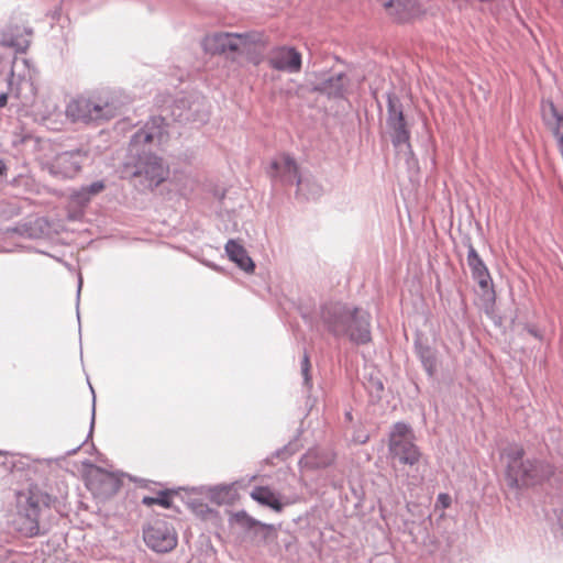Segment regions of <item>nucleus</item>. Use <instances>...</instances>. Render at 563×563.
<instances>
[{
	"label": "nucleus",
	"instance_id": "obj_1",
	"mask_svg": "<svg viewBox=\"0 0 563 563\" xmlns=\"http://www.w3.org/2000/svg\"><path fill=\"white\" fill-rule=\"evenodd\" d=\"M167 123L162 115H152L129 143L121 167V177L133 181L140 192L153 191L169 176V166L154 148L167 136Z\"/></svg>",
	"mask_w": 563,
	"mask_h": 563
},
{
	"label": "nucleus",
	"instance_id": "obj_2",
	"mask_svg": "<svg viewBox=\"0 0 563 563\" xmlns=\"http://www.w3.org/2000/svg\"><path fill=\"white\" fill-rule=\"evenodd\" d=\"M500 456L505 460L504 477L510 490L521 492L545 485L561 489L563 486V479L552 462L539 456H526V450L519 443L504 448Z\"/></svg>",
	"mask_w": 563,
	"mask_h": 563
},
{
	"label": "nucleus",
	"instance_id": "obj_3",
	"mask_svg": "<svg viewBox=\"0 0 563 563\" xmlns=\"http://www.w3.org/2000/svg\"><path fill=\"white\" fill-rule=\"evenodd\" d=\"M57 498L46 487L30 484L25 492H19L13 528L22 536L32 538L46 534L51 528L52 507Z\"/></svg>",
	"mask_w": 563,
	"mask_h": 563
},
{
	"label": "nucleus",
	"instance_id": "obj_4",
	"mask_svg": "<svg viewBox=\"0 0 563 563\" xmlns=\"http://www.w3.org/2000/svg\"><path fill=\"white\" fill-rule=\"evenodd\" d=\"M122 112V104L113 96H78L71 99L66 107V115L73 122H82L85 124H101Z\"/></svg>",
	"mask_w": 563,
	"mask_h": 563
},
{
	"label": "nucleus",
	"instance_id": "obj_5",
	"mask_svg": "<svg viewBox=\"0 0 563 563\" xmlns=\"http://www.w3.org/2000/svg\"><path fill=\"white\" fill-rule=\"evenodd\" d=\"M353 305L343 300H327L319 305L314 313L302 308L299 312L310 329L322 331L335 340Z\"/></svg>",
	"mask_w": 563,
	"mask_h": 563
},
{
	"label": "nucleus",
	"instance_id": "obj_6",
	"mask_svg": "<svg viewBox=\"0 0 563 563\" xmlns=\"http://www.w3.org/2000/svg\"><path fill=\"white\" fill-rule=\"evenodd\" d=\"M335 340H347L356 346L369 344L373 341L371 312L354 303Z\"/></svg>",
	"mask_w": 563,
	"mask_h": 563
},
{
	"label": "nucleus",
	"instance_id": "obj_7",
	"mask_svg": "<svg viewBox=\"0 0 563 563\" xmlns=\"http://www.w3.org/2000/svg\"><path fill=\"white\" fill-rule=\"evenodd\" d=\"M386 97V132L393 146L407 143L411 137V126L405 114V107L400 97L390 89L385 92Z\"/></svg>",
	"mask_w": 563,
	"mask_h": 563
},
{
	"label": "nucleus",
	"instance_id": "obj_8",
	"mask_svg": "<svg viewBox=\"0 0 563 563\" xmlns=\"http://www.w3.org/2000/svg\"><path fill=\"white\" fill-rule=\"evenodd\" d=\"M142 533L145 545L155 553H168L178 543L176 529L166 518L152 519L143 527Z\"/></svg>",
	"mask_w": 563,
	"mask_h": 563
},
{
	"label": "nucleus",
	"instance_id": "obj_9",
	"mask_svg": "<svg viewBox=\"0 0 563 563\" xmlns=\"http://www.w3.org/2000/svg\"><path fill=\"white\" fill-rule=\"evenodd\" d=\"M282 157L283 165L277 159H273L266 173L274 184L285 187L296 185V197H300L303 186L309 181L301 176L299 165L292 155L284 153Z\"/></svg>",
	"mask_w": 563,
	"mask_h": 563
},
{
	"label": "nucleus",
	"instance_id": "obj_10",
	"mask_svg": "<svg viewBox=\"0 0 563 563\" xmlns=\"http://www.w3.org/2000/svg\"><path fill=\"white\" fill-rule=\"evenodd\" d=\"M329 71H321L316 75V80L310 81V91L325 96L330 100L345 99L349 78L346 73L340 71L329 75Z\"/></svg>",
	"mask_w": 563,
	"mask_h": 563
},
{
	"label": "nucleus",
	"instance_id": "obj_11",
	"mask_svg": "<svg viewBox=\"0 0 563 563\" xmlns=\"http://www.w3.org/2000/svg\"><path fill=\"white\" fill-rule=\"evenodd\" d=\"M268 65L272 69L277 71L297 74L302 67V56L294 46H276L271 52Z\"/></svg>",
	"mask_w": 563,
	"mask_h": 563
},
{
	"label": "nucleus",
	"instance_id": "obj_12",
	"mask_svg": "<svg viewBox=\"0 0 563 563\" xmlns=\"http://www.w3.org/2000/svg\"><path fill=\"white\" fill-rule=\"evenodd\" d=\"M249 36H242V33H214L207 35L202 40V48L209 55H221L232 54L241 49V38H247Z\"/></svg>",
	"mask_w": 563,
	"mask_h": 563
},
{
	"label": "nucleus",
	"instance_id": "obj_13",
	"mask_svg": "<svg viewBox=\"0 0 563 563\" xmlns=\"http://www.w3.org/2000/svg\"><path fill=\"white\" fill-rule=\"evenodd\" d=\"M87 153L80 148L58 153L51 165L54 175L62 178H73L81 169Z\"/></svg>",
	"mask_w": 563,
	"mask_h": 563
},
{
	"label": "nucleus",
	"instance_id": "obj_14",
	"mask_svg": "<svg viewBox=\"0 0 563 563\" xmlns=\"http://www.w3.org/2000/svg\"><path fill=\"white\" fill-rule=\"evenodd\" d=\"M413 352L421 363L429 379H433L438 374V350L428 343L424 334L417 330L413 338Z\"/></svg>",
	"mask_w": 563,
	"mask_h": 563
},
{
	"label": "nucleus",
	"instance_id": "obj_15",
	"mask_svg": "<svg viewBox=\"0 0 563 563\" xmlns=\"http://www.w3.org/2000/svg\"><path fill=\"white\" fill-rule=\"evenodd\" d=\"M397 23H407L424 13L419 0H378Z\"/></svg>",
	"mask_w": 563,
	"mask_h": 563
},
{
	"label": "nucleus",
	"instance_id": "obj_16",
	"mask_svg": "<svg viewBox=\"0 0 563 563\" xmlns=\"http://www.w3.org/2000/svg\"><path fill=\"white\" fill-rule=\"evenodd\" d=\"M32 29L10 22L1 32L0 45L13 48L15 53H24L30 43Z\"/></svg>",
	"mask_w": 563,
	"mask_h": 563
},
{
	"label": "nucleus",
	"instance_id": "obj_17",
	"mask_svg": "<svg viewBox=\"0 0 563 563\" xmlns=\"http://www.w3.org/2000/svg\"><path fill=\"white\" fill-rule=\"evenodd\" d=\"M388 452L393 460L409 466L416 465L422 456L420 448L413 442V437L402 440H388Z\"/></svg>",
	"mask_w": 563,
	"mask_h": 563
},
{
	"label": "nucleus",
	"instance_id": "obj_18",
	"mask_svg": "<svg viewBox=\"0 0 563 563\" xmlns=\"http://www.w3.org/2000/svg\"><path fill=\"white\" fill-rule=\"evenodd\" d=\"M335 453L320 446H313L299 459L300 468L309 471L324 470L335 462Z\"/></svg>",
	"mask_w": 563,
	"mask_h": 563
},
{
	"label": "nucleus",
	"instance_id": "obj_19",
	"mask_svg": "<svg viewBox=\"0 0 563 563\" xmlns=\"http://www.w3.org/2000/svg\"><path fill=\"white\" fill-rule=\"evenodd\" d=\"M224 251L228 258L241 271L247 274L254 273L256 265L246 249L239 241L230 239L224 245Z\"/></svg>",
	"mask_w": 563,
	"mask_h": 563
},
{
	"label": "nucleus",
	"instance_id": "obj_20",
	"mask_svg": "<svg viewBox=\"0 0 563 563\" xmlns=\"http://www.w3.org/2000/svg\"><path fill=\"white\" fill-rule=\"evenodd\" d=\"M251 497L257 504L268 507L276 512L283 511L284 507L289 505L288 501H283L280 493L273 490L268 486L254 487L251 492Z\"/></svg>",
	"mask_w": 563,
	"mask_h": 563
},
{
	"label": "nucleus",
	"instance_id": "obj_21",
	"mask_svg": "<svg viewBox=\"0 0 563 563\" xmlns=\"http://www.w3.org/2000/svg\"><path fill=\"white\" fill-rule=\"evenodd\" d=\"M242 36H249L247 38H241V49L235 55H244L249 63L254 66L260 65L263 62V53L256 47L258 43H262V35L257 32H245Z\"/></svg>",
	"mask_w": 563,
	"mask_h": 563
},
{
	"label": "nucleus",
	"instance_id": "obj_22",
	"mask_svg": "<svg viewBox=\"0 0 563 563\" xmlns=\"http://www.w3.org/2000/svg\"><path fill=\"white\" fill-rule=\"evenodd\" d=\"M364 388L368 395V401L371 405H377L383 399V393L385 390L384 375L378 369L364 375L363 382Z\"/></svg>",
	"mask_w": 563,
	"mask_h": 563
},
{
	"label": "nucleus",
	"instance_id": "obj_23",
	"mask_svg": "<svg viewBox=\"0 0 563 563\" xmlns=\"http://www.w3.org/2000/svg\"><path fill=\"white\" fill-rule=\"evenodd\" d=\"M96 477L100 484V490L102 494L112 496L115 495L122 487L121 476L124 474L109 472L100 466H95Z\"/></svg>",
	"mask_w": 563,
	"mask_h": 563
},
{
	"label": "nucleus",
	"instance_id": "obj_24",
	"mask_svg": "<svg viewBox=\"0 0 563 563\" xmlns=\"http://www.w3.org/2000/svg\"><path fill=\"white\" fill-rule=\"evenodd\" d=\"M464 245L467 247V265L471 269L472 278L486 277L489 275V271L483 258L479 256L478 252L474 247L472 243V239L466 236L463 241Z\"/></svg>",
	"mask_w": 563,
	"mask_h": 563
},
{
	"label": "nucleus",
	"instance_id": "obj_25",
	"mask_svg": "<svg viewBox=\"0 0 563 563\" xmlns=\"http://www.w3.org/2000/svg\"><path fill=\"white\" fill-rule=\"evenodd\" d=\"M46 221L43 218L16 223L10 231L27 239L36 240L45 233Z\"/></svg>",
	"mask_w": 563,
	"mask_h": 563
},
{
	"label": "nucleus",
	"instance_id": "obj_26",
	"mask_svg": "<svg viewBox=\"0 0 563 563\" xmlns=\"http://www.w3.org/2000/svg\"><path fill=\"white\" fill-rule=\"evenodd\" d=\"M301 433H302V430L298 429L296 434L292 437V439L289 440L288 443H286L282 448H278L277 450H275L269 456H267L265 459V462L267 464L273 465L274 459H279L282 461H286L288 457L294 455L297 451H299V449L301 446L299 444V438H300Z\"/></svg>",
	"mask_w": 563,
	"mask_h": 563
},
{
	"label": "nucleus",
	"instance_id": "obj_27",
	"mask_svg": "<svg viewBox=\"0 0 563 563\" xmlns=\"http://www.w3.org/2000/svg\"><path fill=\"white\" fill-rule=\"evenodd\" d=\"M174 120L180 123L196 121V110L191 109L187 98L176 99L172 109Z\"/></svg>",
	"mask_w": 563,
	"mask_h": 563
},
{
	"label": "nucleus",
	"instance_id": "obj_28",
	"mask_svg": "<svg viewBox=\"0 0 563 563\" xmlns=\"http://www.w3.org/2000/svg\"><path fill=\"white\" fill-rule=\"evenodd\" d=\"M393 147L397 154L404 155L406 166L409 170L419 168V159L413 152L411 137H408L407 143L398 144Z\"/></svg>",
	"mask_w": 563,
	"mask_h": 563
},
{
	"label": "nucleus",
	"instance_id": "obj_29",
	"mask_svg": "<svg viewBox=\"0 0 563 563\" xmlns=\"http://www.w3.org/2000/svg\"><path fill=\"white\" fill-rule=\"evenodd\" d=\"M253 536L258 538L263 544H268L278 539L277 527L272 523L261 522L253 531Z\"/></svg>",
	"mask_w": 563,
	"mask_h": 563
},
{
	"label": "nucleus",
	"instance_id": "obj_30",
	"mask_svg": "<svg viewBox=\"0 0 563 563\" xmlns=\"http://www.w3.org/2000/svg\"><path fill=\"white\" fill-rule=\"evenodd\" d=\"M474 280L477 283L482 291L483 299L492 305L495 303L496 291L494 289V284L490 274L487 275L486 277L483 276L479 278H475Z\"/></svg>",
	"mask_w": 563,
	"mask_h": 563
},
{
	"label": "nucleus",
	"instance_id": "obj_31",
	"mask_svg": "<svg viewBox=\"0 0 563 563\" xmlns=\"http://www.w3.org/2000/svg\"><path fill=\"white\" fill-rule=\"evenodd\" d=\"M210 500L217 505L227 504L231 499V485H217L210 488Z\"/></svg>",
	"mask_w": 563,
	"mask_h": 563
},
{
	"label": "nucleus",
	"instance_id": "obj_32",
	"mask_svg": "<svg viewBox=\"0 0 563 563\" xmlns=\"http://www.w3.org/2000/svg\"><path fill=\"white\" fill-rule=\"evenodd\" d=\"M234 521L245 531L252 532L262 521L250 516L245 510L236 511L233 515Z\"/></svg>",
	"mask_w": 563,
	"mask_h": 563
},
{
	"label": "nucleus",
	"instance_id": "obj_33",
	"mask_svg": "<svg viewBox=\"0 0 563 563\" xmlns=\"http://www.w3.org/2000/svg\"><path fill=\"white\" fill-rule=\"evenodd\" d=\"M412 434V427L405 421H397L391 426L388 440L408 439L407 435Z\"/></svg>",
	"mask_w": 563,
	"mask_h": 563
},
{
	"label": "nucleus",
	"instance_id": "obj_34",
	"mask_svg": "<svg viewBox=\"0 0 563 563\" xmlns=\"http://www.w3.org/2000/svg\"><path fill=\"white\" fill-rule=\"evenodd\" d=\"M306 179L309 181V184L303 186L301 196L297 198L303 200H314L319 198L322 194V187L319 184H317L313 179Z\"/></svg>",
	"mask_w": 563,
	"mask_h": 563
},
{
	"label": "nucleus",
	"instance_id": "obj_35",
	"mask_svg": "<svg viewBox=\"0 0 563 563\" xmlns=\"http://www.w3.org/2000/svg\"><path fill=\"white\" fill-rule=\"evenodd\" d=\"M275 541L280 548H284L285 551L287 552H291L292 550L296 549L297 538L294 534L289 533L288 531H285L283 536L278 534V539H275Z\"/></svg>",
	"mask_w": 563,
	"mask_h": 563
},
{
	"label": "nucleus",
	"instance_id": "obj_36",
	"mask_svg": "<svg viewBox=\"0 0 563 563\" xmlns=\"http://www.w3.org/2000/svg\"><path fill=\"white\" fill-rule=\"evenodd\" d=\"M176 494L175 489H162L157 493L156 505L169 509L173 506V495Z\"/></svg>",
	"mask_w": 563,
	"mask_h": 563
},
{
	"label": "nucleus",
	"instance_id": "obj_37",
	"mask_svg": "<svg viewBox=\"0 0 563 563\" xmlns=\"http://www.w3.org/2000/svg\"><path fill=\"white\" fill-rule=\"evenodd\" d=\"M89 387H90L91 393H92V408H91L90 427H89V432L87 434V438H90L92 435L93 427H95V419H96V395H95V390H93V388H92V386L90 384H89ZM88 439H86L84 442H81L77 448L67 451V454L68 455L75 454L84 445V443Z\"/></svg>",
	"mask_w": 563,
	"mask_h": 563
},
{
	"label": "nucleus",
	"instance_id": "obj_38",
	"mask_svg": "<svg viewBox=\"0 0 563 563\" xmlns=\"http://www.w3.org/2000/svg\"><path fill=\"white\" fill-rule=\"evenodd\" d=\"M82 187L92 199L95 196L102 192L106 189L107 185L104 179H98L90 184L82 185Z\"/></svg>",
	"mask_w": 563,
	"mask_h": 563
},
{
	"label": "nucleus",
	"instance_id": "obj_39",
	"mask_svg": "<svg viewBox=\"0 0 563 563\" xmlns=\"http://www.w3.org/2000/svg\"><path fill=\"white\" fill-rule=\"evenodd\" d=\"M70 197L71 201L80 207H86L91 201V197L86 192L82 186L74 191Z\"/></svg>",
	"mask_w": 563,
	"mask_h": 563
},
{
	"label": "nucleus",
	"instance_id": "obj_40",
	"mask_svg": "<svg viewBox=\"0 0 563 563\" xmlns=\"http://www.w3.org/2000/svg\"><path fill=\"white\" fill-rule=\"evenodd\" d=\"M350 489L356 501L354 503V508L358 509L363 507L364 501V489L361 485H350Z\"/></svg>",
	"mask_w": 563,
	"mask_h": 563
},
{
	"label": "nucleus",
	"instance_id": "obj_41",
	"mask_svg": "<svg viewBox=\"0 0 563 563\" xmlns=\"http://www.w3.org/2000/svg\"><path fill=\"white\" fill-rule=\"evenodd\" d=\"M191 507L196 514L200 515L203 518H206L209 514L214 512L207 504L200 500H194L191 503Z\"/></svg>",
	"mask_w": 563,
	"mask_h": 563
},
{
	"label": "nucleus",
	"instance_id": "obj_42",
	"mask_svg": "<svg viewBox=\"0 0 563 563\" xmlns=\"http://www.w3.org/2000/svg\"><path fill=\"white\" fill-rule=\"evenodd\" d=\"M523 330L538 341H544V333L536 324L527 322L523 324Z\"/></svg>",
	"mask_w": 563,
	"mask_h": 563
},
{
	"label": "nucleus",
	"instance_id": "obj_43",
	"mask_svg": "<svg viewBox=\"0 0 563 563\" xmlns=\"http://www.w3.org/2000/svg\"><path fill=\"white\" fill-rule=\"evenodd\" d=\"M452 504V498L448 493H440L437 497L434 508L435 509H448Z\"/></svg>",
	"mask_w": 563,
	"mask_h": 563
},
{
	"label": "nucleus",
	"instance_id": "obj_44",
	"mask_svg": "<svg viewBox=\"0 0 563 563\" xmlns=\"http://www.w3.org/2000/svg\"><path fill=\"white\" fill-rule=\"evenodd\" d=\"M430 526H432L431 515L426 516L418 523V527L423 529L424 536L429 534V527Z\"/></svg>",
	"mask_w": 563,
	"mask_h": 563
},
{
	"label": "nucleus",
	"instance_id": "obj_45",
	"mask_svg": "<svg viewBox=\"0 0 563 563\" xmlns=\"http://www.w3.org/2000/svg\"><path fill=\"white\" fill-rule=\"evenodd\" d=\"M12 551L5 548H0V563H13Z\"/></svg>",
	"mask_w": 563,
	"mask_h": 563
},
{
	"label": "nucleus",
	"instance_id": "obj_46",
	"mask_svg": "<svg viewBox=\"0 0 563 563\" xmlns=\"http://www.w3.org/2000/svg\"><path fill=\"white\" fill-rule=\"evenodd\" d=\"M129 478L132 482H134L141 488H150V484L153 483L150 479H145V478H141V477H135V476H129Z\"/></svg>",
	"mask_w": 563,
	"mask_h": 563
},
{
	"label": "nucleus",
	"instance_id": "obj_47",
	"mask_svg": "<svg viewBox=\"0 0 563 563\" xmlns=\"http://www.w3.org/2000/svg\"><path fill=\"white\" fill-rule=\"evenodd\" d=\"M7 179V165L2 158H0V184H8Z\"/></svg>",
	"mask_w": 563,
	"mask_h": 563
},
{
	"label": "nucleus",
	"instance_id": "obj_48",
	"mask_svg": "<svg viewBox=\"0 0 563 563\" xmlns=\"http://www.w3.org/2000/svg\"><path fill=\"white\" fill-rule=\"evenodd\" d=\"M301 374H302V377H303V385L307 388H311L312 383H311L310 368H301Z\"/></svg>",
	"mask_w": 563,
	"mask_h": 563
},
{
	"label": "nucleus",
	"instance_id": "obj_49",
	"mask_svg": "<svg viewBox=\"0 0 563 563\" xmlns=\"http://www.w3.org/2000/svg\"><path fill=\"white\" fill-rule=\"evenodd\" d=\"M82 287V277L81 275L78 276V283H77V296H76V307H77V318L79 319V298H80V291Z\"/></svg>",
	"mask_w": 563,
	"mask_h": 563
},
{
	"label": "nucleus",
	"instance_id": "obj_50",
	"mask_svg": "<svg viewBox=\"0 0 563 563\" xmlns=\"http://www.w3.org/2000/svg\"><path fill=\"white\" fill-rule=\"evenodd\" d=\"M309 517H310V512L306 511L305 514L298 516L297 518H294L292 521L296 525H300L301 522H305L306 526H308L309 525Z\"/></svg>",
	"mask_w": 563,
	"mask_h": 563
},
{
	"label": "nucleus",
	"instance_id": "obj_51",
	"mask_svg": "<svg viewBox=\"0 0 563 563\" xmlns=\"http://www.w3.org/2000/svg\"><path fill=\"white\" fill-rule=\"evenodd\" d=\"M142 505L144 506H147V507H151L153 505H156V497H152V496H144L142 498Z\"/></svg>",
	"mask_w": 563,
	"mask_h": 563
},
{
	"label": "nucleus",
	"instance_id": "obj_52",
	"mask_svg": "<svg viewBox=\"0 0 563 563\" xmlns=\"http://www.w3.org/2000/svg\"><path fill=\"white\" fill-rule=\"evenodd\" d=\"M8 92H0V109L4 108L8 103Z\"/></svg>",
	"mask_w": 563,
	"mask_h": 563
},
{
	"label": "nucleus",
	"instance_id": "obj_53",
	"mask_svg": "<svg viewBox=\"0 0 563 563\" xmlns=\"http://www.w3.org/2000/svg\"><path fill=\"white\" fill-rule=\"evenodd\" d=\"M301 368H310V360L307 353L303 354L301 360Z\"/></svg>",
	"mask_w": 563,
	"mask_h": 563
},
{
	"label": "nucleus",
	"instance_id": "obj_54",
	"mask_svg": "<svg viewBox=\"0 0 563 563\" xmlns=\"http://www.w3.org/2000/svg\"><path fill=\"white\" fill-rule=\"evenodd\" d=\"M416 525H417V522L413 521V520L412 521H405V526H406L409 534L413 536V528H415Z\"/></svg>",
	"mask_w": 563,
	"mask_h": 563
},
{
	"label": "nucleus",
	"instance_id": "obj_55",
	"mask_svg": "<svg viewBox=\"0 0 563 563\" xmlns=\"http://www.w3.org/2000/svg\"><path fill=\"white\" fill-rule=\"evenodd\" d=\"M1 464H2L4 467H7L8 470H10V471H12V470L14 468V466H15L13 462H11V463H9V464H8L7 462H2Z\"/></svg>",
	"mask_w": 563,
	"mask_h": 563
},
{
	"label": "nucleus",
	"instance_id": "obj_56",
	"mask_svg": "<svg viewBox=\"0 0 563 563\" xmlns=\"http://www.w3.org/2000/svg\"><path fill=\"white\" fill-rule=\"evenodd\" d=\"M206 265L213 268L214 271H218V272L220 271V267L213 263L207 262Z\"/></svg>",
	"mask_w": 563,
	"mask_h": 563
},
{
	"label": "nucleus",
	"instance_id": "obj_57",
	"mask_svg": "<svg viewBox=\"0 0 563 563\" xmlns=\"http://www.w3.org/2000/svg\"><path fill=\"white\" fill-rule=\"evenodd\" d=\"M340 501H341V504L347 503L349 501L347 495L346 494L345 495L340 494Z\"/></svg>",
	"mask_w": 563,
	"mask_h": 563
},
{
	"label": "nucleus",
	"instance_id": "obj_58",
	"mask_svg": "<svg viewBox=\"0 0 563 563\" xmlns=\"http://www.w3.org/2000/svg\"><path fill=\"white\" fill-rule=\"evenodd\" d=\"M345 419L351 421L353 419V416H352V412L351 411H346L345 412Z\"/></svg>",
	"mask_w": 563,
	"mask_h": 563
},
{
	"label": "nucleus",
	"instance_id": "obj_59",
	"mask_svg": "<svg viewBox=\"0 0 563 563\" xmlns=\"http://www.w3.org/2000/svg\"><path fill=\"white\" fill-rule=\"evenodd\" d=\"M335 60L339 62V63L344 64V60L341 57H339V56H335Z\"/></svg>",
	"mask_w": 563,
	"mask_h": 563
},
{
	"label": "nucleus",
	"instance_id": "obj_60",
	"mask_svg": "<svg viewBox=\"0 0 563 563\" xmlns=\"http://www.w3.org/2000/svg\"><path fill=\"white\" fill-rule=\"evenodd\" d=\"M7 454H8V452L0 450V455H4L5 456Z\"/></svg>",
	"mask_w": 563,
	"mask_h": 563
}]
</instances>
